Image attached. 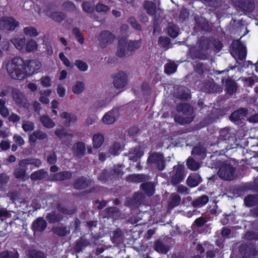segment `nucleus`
<instances>
[{"mask_svg":"<svg viewBox=\"0 0 258 258\" xmlns=\"http://www.w3.org/2000/svg\"><path fill=\"white\" fill-rule=\"evenodd\" d=\"M9 75L13 79L22 80L27 76L25 64L22 59L15 58L9 61L6 64Z\"/></svg>","mask_w":258,"mask_h":258,"instance_id":"1","label":"nucleus"},{"mask_svg":"<svg viewBox=\"0 0 258 258\" xmlns=\"http://www.w3.org/2000/svg\"><path fill=\"white\" fill-rule=\"evenodd\" d=\"M179 115L175 117V121L181 124L190 123L193 118L192 108L188 104H180L177 107Z\"/></svg>","mask_w":258,"mask_h":258,"instance_id":"2","label":"nucleus"},{"mask_svg":"<svg viewBox=\"0 0 258 258\" xmlns=\"http://www.w3.org/2000/svg\"><path fill=\"white\" fill-rule=\"evenodd\" d=\"M234 168L229 164L225 163L220 167L218 175L224 180H231L234 177Z\"/></svg>","mask_w":258,"mask_h":258,"instance_id":"3","label":"nucleus"},{"mask_svg":"<svg viewBox=\"0 0 258 258\" xmlns=\"http://www.w3.org/2000/svg\"><path fill=\"white\" fill-rule=\"evenodd\" d=\"M184 167L182 164H178L174 166L173 173L171 177V182L173 184H177L181 182L184 178Z\"/></svg>","mask_w":258,"mask_h":258,"instance_id":"4","label":"nucleus"},{"mask_svg":"<svg viewBox=\"0 0 258 258\" xmlns=\"http://www.w3.org/2000/svg\"><path fill=\"white\" fill-rule=\"evenodd\" d=\"M18 21L12 17H4L0 19V28L13 31L19 26Z\"/></svg>","mask_w":258,"mask_h":258,"instance_id":"5","label":"nucleus"},{"mask_svg":"<svg viewBox=\"0 0 258 258\" xmlns=\"http://www.w3.org/2000/svg\"><path fill=\"white\" fill-rule=\"evenodd\" d=\"M114 39L115 36L107 31H103L98 36L99 44L102 47H106L112 43Z\"/></svg>","mask_w":258,"mask_h":258,"instance_id":"6","label":"nucleus"},{"mask_svg":"<svg viewBox=\"0 0 258 258\" xmlns=\"http://www.w3.org/2000/svg\"><path fill=\"white\" fill-rule=\"evenodd\" d=\"M113 83L115 87L122 88L127 84V76L124 72H118L113 76Z\"/></svg>","mask_w":258,"mask_h":258,"instance_id":"7","label":"nucleus"},{"mask_svg":"<svg viewBox=\"0 0 258 258\" xmlns=\"http://www.w3.org/2000/svg\"><path fill=\"white\" fill-rule=\"evenodd\" d=\"M148 162L154 164L159 170H163L164 168V162L162 155L154 153L150 155L148 160Z\"/></svg>","mask_w":258,"mask_h":258,"instance_id":"8","label":"nucleus"},{"mask_svg":"<svg viewBox=\"0 0 258 258\" xmlns=\"http://www.w3.org/2000/svg\"><path fill=\"white\" fill-rule=\"evenodd\" d=\"M47 138V135L45 133L40 130H36L30 135L29 143L31 145L33 146L37 140H44Z\"/></svg>","mask_w":258,"mask_h":258,"instance_id":"9","label":"nucleus"},{"mask_svg":"<svg viewBox=\"0 0 258 258\" xmlns=\"http://www.w3.org/2000/svg\"><path fill=\"white\" fill-rule=\"evenodd\" d=\"M117 111L112 109L106 113L102 118V121L105 124H113L116 119Z\"/></svg>","mask_w":258,"mask_h":258,"instance_id":"10","label":"nucleus"},{"mask_svg":"<svg viewBox=\"0 0 258 258\" xmlns=\"http://www.w3.org/2000/svg\"><path fill=\"white\" fill-rule=\"evenodd\" d=\"M127 41L126 39H119L118 44V47L116 51V55L119 57L125 56L127 54L126 50Z\"/></svg>","mask_w":258,"mask_h":258,"instance_id":"11","label":"nucleus"},{"mask_svg":"<svg viewBox=\"0 0 258 258\" xmlns=\"http://www.w3.org/2000/svg\"><path fill=\"white\" fill-rule=\"evenodd\" d=\"M15 47L21 51H24L26 44V38L24 36L22 37H15L11 40Z\"/></svg>","mask_w":258,"mask_h":258,"instance_id":"12","label":"nucleus"},{"mask_svg":"<svg viewBox=\"0 0 258 258\" xmlns=\"http://www.w3.org/2000/svg\"><path fill=\"white\" fill-rule=\"evenodd\" d=\"M13 100L16 103L20 105H23L25 103L26 98L24 95L19 90L14 89L12 91Z\"/></svg>","mask_w":258,"mask_h":258,"instance_id":"13","label":"nucleus"},{"mask_svg":"<svg viewBox=\"0 0 258 258\" xmlns=\"http://www.w3.org/2000/svg\"><path fill=\"white\" fill-rule=\"evenodd\" d=\"M60 116L64 119L63 123L66 126H70L71 122H75L77 120L76 115L67 112H63L60 113Z\"/></svg>","mask_w":258,"mask_h":258,"instance_id":"14","label":"nucleus"},{"mask_svg":"<svg viewBox=\"0 0 258 258\" xmlns=\"http://www.w3.org/2000/svg\"><path fill=\"white\" fill-rule=\"evenodd\" d=\"M104 138V136L100 133H97L93 135L92 137V144L93 147L95 149L100 148L103 142Z\"/></svg>","mask_w":258,"mask_h":258,"instance_id":"15","label":"nucleus"},{"mask_svg":"<svg viewBox=\"0 0 258 258\" xmlns=\"http://www.w3.org/2000/svg\"><path fill=\"white\" fill-rule=\"evenodd\" d=\"M201 182V177L196 174L189 175L186 180L187 185L192 187L197 186Z\"/></svg>","mask_w":258,"mask_h":258,"instance_id":"16","label":"nucleus"},{"mask_svg":"<svg viewBox=\"0 0 258 258\" xmlns=\"http://www.w3.org/2000/svg\"><path fill=\"white\" fill-rule=\"evenodd\" d=\"M85 88V84L83 82L77 81L73 84L72 90L75 94L79 95L83 92Z\"/></svg>","mask_w":258,"mask_h":258,"instance_id":"17","label":"nucleus"},{"mask_svg":"<svg viewBox=\"0 0 258 258\" xmlns=\"http://www.w3.org/2000/svg\"><path fill=\"white\" fill-rule=\"evenodd\" d=\"M40 120L43 125L48 128H52L55 125V123L53 120L47 115H43L40 117Z\"/></svg>","mask_w":258,"mask_h":258,"instance_id":"18","label":"nucleus"},{"mask_svg":"<svg viewBox=\"0 0 258 258\" xmlns=\"http://www.w3.org/2000/svg\"><path fill=\"white\" fill-rule=\"evenodd\" d=\"M246 114V110L242 108L238 110L233 112L230 116V119L232 121H236L241 119Z\"/></svg>","mask_w":258,"mask_h":258,"instance_id":"19","label":"nucleus"},{"mask_svg":"<svg viewBox=\"0 0 258 258\" xmlns=\"http://www.w3.org/2000/svg\"><path fill=\"white\" fill-rule=\"evenodd\" d=\"M54 134L59 139L64 138H70L73 137V134L67 132L63 128H56L54 132Z\"/></svg>","mask_w":258,"mask_h":258,"instance_id":"20","label":"nucleus"},{"mask_svg":"<svg viewBox=\"0 0 258 258\" xmlns=\"http://www.w3.org/2000/svg\"><path fill=\"white\" fill-rule=\"evenodd\" d=\"M220 138L223 140L232 141L235 140V137L231 134L228 128H223L220 132Z\"/></svg>","mask_w":258,"mask_h":258,"instance_id":"21","label":"nucleus"},{"mask_svg":"<svg viewBox=\"0 0 258 258\" xmlns=\"http://www.w3.org/2000/svg\"><path fill=\"white\" fill-rule=\"evenodd\" d=\"M34 165L37 167H39L41 164V162L39 159H23L19 161V165L21 167H24L27 165Z\"/></svg>","mask_w":258,"mask_h":258,"instance_id":"22","label":"nucleus"},{"mask_svg":"<svg viewBox=\"0 0 258 258\" xmlns=\"http://www.w3.org/2000/svg\"><path fill=\"white\" fill-rule=\"evenodd\" d=\"M72 174L69 172H61L55 174L51 177L52 180H63L71 177Z\"/></svg>","mask_w":258,"mask_h":258,"instance_id":"23","label":"nucleus"},{"mask_svg":"<svg viewBox=\"0 0 258 258\" xmlns=\"http://www.w3.org/2000/svg\"><path fill=\"white\" fill-rule=\"evenodd\" d=\"M23 33L25 35L32 37H35L39 35L37 29L32 26H27L24 28Z\"/></svg>","mask_w":258,"mask_h":258,"instance_id":"24","label":"nucleus"},{"mask_svg":"<svg viewBox=\"0 0 258 258\" xmlns=\"http://www.w3.org/2000/svg\"><path fill=\"white\" fill-rule=\"evenodd\" d=\"M46 226L45 221L42 219H38L33 223V227L35 231H41L44 230Z\"/></svg>","mask_w":258,"mask_h":258,"instance_id":"25","label":"nucleus"},{"mask_svg":"<svg viewBox=\"0 0 258 258\" xmlns=\"http://www.w3.org/2000/svg\"><path fill=\"white\" fill-rule=\"evenodd\" d=\"M37 43L34 39H29L26 42L24 51L31 52L36 49Z\"/></svg>","mask_w":258,"mask_h":258,"instance_id":"26","label":"nucleus"},{"mask_svg":"<svg viewBox=\"0 0 258 258\" xmlns=\"http://www.w3.org/2000/svg\"><path fill=\"white\" fill-rule=\"evenodd\" d=\"M85 151V144L82 142H79L75 147L74 153L77 156H82L84 155Z\"/></svg>","mask_w":258,"mask_h":258,"instance_id":"27","label":"nucleus"},{"mask_svg":"<svg viewBox=\"0 0 258 258\" xmlns=\"http://www.w3.org/2000/svg\"><path fill=\"white\" fill-rule=\"evenodd\" d=\"M209 201V198L207 196H203L199 198L192 202V205L194 207H201L206 205Z\"/></svg>","mask_w":258,"mask_h":258,"instance_id":"28","label":"nucleus"},{"mask_svg":"<svg viewBox=\"0 0 258 258\" xmlns=\"http://www.w3.org/2000/svg\"><path fill=\"white\" fill-rule=\"evenodd\" d=\"M144 6L145 9L146 10L147 12L149 14L153 15L155 13L156 6L153 3L149 1H146L144 3Z\"/></svg>","mask_w":258,"mask_h":258,"instance_id":"29","label":"nucleus"},{"mask_svg":"<svg viewBox=\"0 0 258 258\" xmlns=\"http://www.w3.org/2000/svg\"><path fill=\"white\" fill-rule=\"evenodd\" d=\"M121 150V146L119 143L116 142L111 146L109 152L110 154L115 156L118 155Z\"/></svg>","mask_w":258,"mask_h":258,"instance_id":"30","label":"nucleus"},{"mask_svg":"<svg viewBox=\"0 0 258 258\" xmlns=\"http://www.w3.org/2000/svg\"><path fill=\"white\" fill-rule=\"evenodd\" d=\"M142 188L146 191L147 194L151 196L154 192V187L151 183H145L141 184Z\"/></svg>","mask_w":258,"mask_h":258,"instance_id":"31","label":"nucleus"},{"mask_svg":"<svg viewBox=\"0 0 258 258\" xmlns=\"http://www.w3.org/2000/svg\"><path fill=\"white\" fill-rule=\"evenodd\" d=\"M87 186L88 182L84 177L79 178L74 184L75 187L79 189H84Z\"/></svg>","mask_w":258,"mask_h":258,"instance_id":"32","label":"nucleus"},{"mask_svg":"<svg viewBox=\"0 0 258 258\" xmlns=\"http://www.w3.org/2000/svg\"><path fill=\"white\" fill-rule=\"evenodd\" d=\"M41 85L44 88H48L51 86L52 84V79L48 76H43L40 79Z\"/></svg>","mask_w":258,"mask_h":258,"instance_id":"33","label":"nucleus"},{"mask_svg":"<svg viewBox=\"0 0 258 258\" xmlns=\"http://www.w3.org/2000/svg\"><path fill=\"white\" fill-rule=\"evenodd\" d=\"M171 200L169 203V207L171 208H173L177 206L181 201L180 196L176 194H172L171 196Z\"/></svg>","mask_w":258,"mask_h":258,"instance_id":"34","label":"nucleus"},{"mask_svg":"<svg viewBox=\"0 0 258 258\" xmlns=\"http://www.w3.org/2000/svg\"><path fill=\"white\" fill-rule=\"evenodd\" d=\"M244 203L247 206H252L258 204V197L249 196L244 200Z\"/></svg>","mask_w":258,"mask_h":258,"instance_id":"35","label":"nucleus"},{"mask_svg":"<svg viewBox=\"0 0 258 258\" xmlns=\"http://www.w3.org/2000/svg\"><path fill=\"white\" fill-rule=\"evenodd\" d=\"M46 176V172L43 170H38L31 175V179L34 180H39Z\"/></svg>","mask_w":258,"mask_h":258,"instance_id":"36","label":"nucleus"},{"mask_svg":"<svg viewBox=\"0 0 258 258\" xmlns=\"http://www.w3.org/2000/svg\"><path fill=\"white\" fill-rule=\"evenodd\" d=\"M176 70V66L172 62H169L165 66V72L166 74H170L174 73Z\"/></svg>","mask_w":258,"mask_h":258,"instance_id":"37","label":"nucleus"},{"mask_svg":"<svg viewBox=\"0 0 258 258\" xmlns=\"http://www.w3.org/2000/svg\"><path fill=\"white\" fill-rule=\"evenodd\" d=\"M75 66L77 68L82 72H85L88 69V65L87 63L81 60H77L75 62Z\"/></svg>","mask_w":258,"mask_h":258,"instance_id":"38","label":"nucleus"},{"mask_svg":"<svg viewBox=\"0 0 258 258\" xmlns=\"http://www.w3.org/2000/svg\"><path fill=\"white\" fill-rule=\"evenodd\" d=\"M187 165L188 168L191 170H197L199 168V164L190 158L187 160Z\"/></svg>","mask_w":258,"mask_h":258,"instance_id":"39","label":"nucleus"},{"mask_svg":"<svg viewBox=\"0 0 258 258\" xmlns=\"http://www.w3.org/2000/svg\"><path fill=\"white\" fill-rule=\"evenodd\" d=\"M155 250L160 253H166L168 250V248L163 244V243L160 241H157L155 245Z\"/></svg>","mask_w":258,"mask_h":258,"instance_id":"40","label":"nucleus"},{"mask_svg":"<svg viewBox=\"0 0 258 258\" xmlns=\"http://www.w3.org/2000/svg\"><path fill=\"white\" fill-rule=\"evenodd\" d=\"M226 86L229 94H232L236 89V84L233 81L228 80L226 81Z\"/></svg>","mask_w":258,"mask_h":258,"instance_id":"41","label":"nucleus"},{"mask_svg":"<svg viewBox=\"0 0 258 258\" xmlns=\"http://www.w3.org/2000/svg\"><path fill=\"white\" fill-rule=\"evenodd\" d=\"M50 17L57 22L61 21L64 18V15L60 12H54L51 13Z\"/></svg>","mask_w":258,"mask_h":258,"instance_id":"42","label":"nucleus"},{"mask_svg":"<svg viewBox=\"0 0 258 258\" xmlns=\"http://www.w3.org/2000/svg\"><path fill=\"white\" fill-rule=\"evenodd\" d=\"M141 45V43L139 41H133L129 42L127 47V50L129 51H135L138 49Z\"/></svg>","mask_w":258,"mask_h":258,"instance_id":"43","label":"nucleus"},{"mask_svg":"<svg viewBox=\"0 0 258 258\" xmlns=\"http://www.w3.org/2000/svg\"><path fill=\"white\" fill-rule=\"evenodd\" d=\"M22 128L26 132L31 131L34 129V125L32 122L25 120L23 122Z\"/></svg>","mask_w":258,"mask_h":258,"instance_id":"44","label":"nucleus"},{"mask_svg":"<svg viewBox=\"0 0 258 258\" xmlns=\"http://www.w3.org/2000/svg\"><path fill=\"white\" fill-rule=\"evenodd\" d=\"M246 55V48L243 45H239L238 48V56L240 60H243Z\"/></svg>","mask_w":258,"mask_h":258,"instance_id":"45","label":"nucleus"},{"mask_svg":"<svg viewBox=\"0 0 258 258\" xmlns=\"http://www.w3.org/2000/svg\"><path fill=\"white\" fill-rule=\"evenodd\" d=\"M29 66L31 68V71L33 72L38 71L41 67V63L40 61L36 60H31L29 62Z\"/></svg>","mask_w":258,"mask_h":258,"instance_id":"46","label":"nucleus"},{"mask_svg":"<svg viewBox=\"0 0 258 258\" xmlns=\"http://www.w3.org/2000/svg\"><path fill=\"white\" fill-rule=\"evenodd\" d=\"M0 258H19L17 252L4 251L0 253Z\"/></svg>","mask_w":258,"mask_h":258,"instance_id":"47","label":"nucleus"},{"mask_svg":"<svg viewBox=\"0 0 258 258\" xmlns=\"http://www.w3.org/2000/svg\"><path fill=\"white\" fill-rule=\"evenodd\" d=\"M168 34L172 37H175L178 34V28L175 26H170L168 28Z\"/></svg>","mask_w":258,"mask_h":258,"instance_id":"48","label":"nucleus"},{"mask_svg":"<svg viewBox=\"0 0 258 258\" xmlns=\"http://www.w3.org/2000/svg\"><path fill=\"white\" fill-rule=\"evenodd\" d=\"M48 220L50 222H55L61 219V217L55 213H51L49 214L47 216Z\"/></svg>","mask_w":258,"mask_h":258,"instance_id":"49","label":"nucleus"},{"mask_svg":"<svg viewBox=\"0 0 258 258\" xmlns=\"http://www.w3.org/2000/svg\"><path fill=\"white\" fill-rule=\"evenodd\" d=\"M25 174V170L22 168H18L15 170L14 175L17 178H23Z\"/></svg>","mask_w":258,"mask_h":258,"instance_id":"50","label":"nucleus"},{"mask_svg":"<svg viewBox=\"0 0 258 258\" xmlns=\"http://www.w3.org/2000/svg\"><path fill=\"white\" fill-rule=\"evenodd\" d=\"M66 89L61 84H58L56 87V92L60 97H63L66 94Z\"/></svg>","mask_w":258,"mask_h":258,"instance_id":"51","label":"nucleus"},{"mask_svg":"<svg viewBox=\"0 0 258 258\" xmlns=\"http://www.w3.org/2000/svg\"><path fill=\"white\" fill-rule=\"evenodd\" d=\"M30 258H45V256L42 252L33 250L30 252Z\"/></svg>","mask_w":258,"mask_h":258,"instance_id":"52","label":"nucleus"},{"mask_svg":"<svg viewBox=\"0 0 258 258\" xmlns=\"http://www.w3.org/2000/svg\"><path fill=\"white\" fill-rule=\"evenodd\" d=\"M73 33L75 36L77 40L80 43L82 44L84 42V38L81 36V33L79 29L75 28L73 30Z\"/></svg>","mask_w":258,"mask_h":258,"instance_id":"53","label":"nucleus"},{"mask_svg":"<svg viewBox=\"0 0 258 258\" xmlns=\"http://www.w3.org/2000/svg\"><path fill=\"white\" fill-rule=\"evenodd\" d=\"M14 142L19 146H22L24 144L25 141L23 138L18 134L14 135L13 137Z\"/></svg>","mask_w":258,"mask_h":258,"instance_id":"54","label":"nucleus"},{"mask_svg":"<svg viewBox=\"0 0 258 258\" xmlns=\"http://www.w3.org/2000/svg\"><path fill=\"white\" fill-rule=\"evenodd\" d=\"M59 58L62 61L63 63L67 67H71V62L68 58L64 55L63 52L59 54Z\"/></svg>","mask_w":258,"mask_h":258,"instance_id":"55","label":"nucleus"},{"mask_svg":"<svg viewBox=\"0 0 258 258\" xmlns=\"http://www.w3.org/2000/svg\"><path fill=\"white\" fill-rule=\"evenodd\" d=\"M109 10L107 6L103 5L102 4H98L96 7V10L98 12H105Z\"/></svg>","mask_w":258,"mask_h":258,"instance_id":"56","label":"nucleus"},{"mask_svg":"<svg viewBox=\"0 0 258 258\" xmlns=\"http://www.w3.org/2000/svg\"><path fill=\"white\" fill-rule=\"evenodd\" d=\"M176 191L180 194H189L188 188L186 186L182 185H180L177 186Z\"/></svg>","mask_w":258,"mask_h":258,"instance_id":"57","label":"nucleus"},{"mask_svg":"<svg viewBox=\"0 0 258 258\" xmlns=\"http://www.w3.org/2000/svg\"><path fill=\"white\" fill-rule=\"evenodd\" d=\"M254 8V6L253 3L251 2H248L247 4H245L243 6L242 9L245 11L250 12Z\"/></svg>","mask_w":258,"mask_h":258,"instance_id":"58","label":"nucleus"},{"mask_svg":"<svg viewBox=\"0 0 258 258\" xmlns=\"http://www.w3.org/2000/svg\"><path fill=\"white\" fill-rule=\"evenodd\" d=\"M83 9L86 12H91L93 10V7L88 2H85L83 4Z\"/></svg>","mask_w":258,"mask_h":258,"instance_id":"59","label":"nucleus"},{"mask_svg":"<svg viewBox=\"0 0 258 258\" xmlns=\"http://www.w3.org/2000/svg\"><path fill=\"white\" fill-rule=\"evenodd\" d=\"M205 87V90H206L207 91L210 92H213L214 91H217L216 89H214L215 85H213V83H212L211 82H209V83L206 84Z\"/></svg>","mask_w":258,"mask_h":258,"instance_id":"60","label":"nucleus"},{"mask_svg":"<svg viewBox=\"0 0 258 258\" xmlns=\"http://www.w3.org/2000/svg\"><path fill=\"white\" fill-rule=\"evenodd\" d=\"M257 253L256 248L254 247H251L249 248V251L247 254L248 258H253Z\"/></svg>","mask_w":258,"mask_h":258,"instance_id":"61","label":"nucleus"},{"mask_svg":"<svg viewBox=\"0 0 258 258\" xmlns=\"http://www.w3.org/2000/svg\"><path fill=\"white\" fill-rule=\"evenodd\" d=\"M159 43L163 47H166L169 43V39L166 37H161L159 38Z\"/></svg>","mask_w":258,"mask_h":258,"instance_id":"62","label":"nucleus"},{"mask_svg":"<svg viewBox=\"0 0 258 258\" xmlns=\"http://www.w3.org/2000/svg\"><path fill=\"white\" fill-rule=\"evenodd\" d=\"M0 148L3 150H6L10 148V143L7 141H2L0 143Z\"/></svg>","mask_w":258,"mask_h":258,"instance_id":"63","label":"nucleus"},{"mask_svg":"<svg viewBox=\"0 0 258 258\" xmlns=\"http://www.w3.org/2000/svg\"><path fill=\"white\" fill-rule=\"evenodd\" d=\"M54 232L57 235L63 236L66 234L67 232L65 229L61 228H56L54 229Z\"/></svg>","mask_w":258,"mask_h":258,"instance_id":"64","label":"nucleus"}]
</instances>
